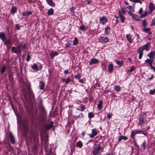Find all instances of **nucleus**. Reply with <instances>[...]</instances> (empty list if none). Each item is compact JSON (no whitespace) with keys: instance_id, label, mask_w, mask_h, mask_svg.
<instances>
[{"instance_id":"f257e3e1","label":"nucleus","mask_w":155,"mask_h":155,"mask_svg":"<svg viewBox=\"0 0 155 155\" xmlns=\"http://www.w3.org/2000/svg\"><path fill=\"white\" fill-rule=\"evenodd\" d=\"M103 151L102 147L100 144L96 145L95 148H94L93 151L92 152V154L93 155H99L100 152H101Z\"/></svg>"},{"instance_id":"f03ea898","label":"nucleus","mask_w":155,"mask_h":155,"mask_svg":"<svg viewBox=\"0 0 155 155\" xmlns=\"http://www.w3.org/2000/svg\"><path fill=\"white\" fill-rule=\"evenodd\" d=\"M137 134H142L145 136H147V132L143 130H132L131 132L130 137L132 138H134L135 135Z\"/></svg>"},{"instance_id":"7ed1b4c3","label":"nucleus","mask_w":155,"mask_h":155,"mask_svg":"<svg viewBox=\"0 0 155 155\" xmlns=\"http://www.w3.org/2000/svg\"><path fill=\"white\" fill-rule=\"evenodd\" d=\"M21 45H19L18 47H12L11 48V51L16 54L21 52Z\"/></svg>"},{"instance_id":"20e7f679","label":"nucleus","mask_w":155,"mask_h":155,"mask_svg":"<svg viewBox=\"0 0 155 155\" xmlns=\"http://www.w3.org/2000/svg\"><path fill=\"white\" fill-rule=\"evenodd\" d=\"M98 39L99 42L101 44H104L107 43L109 40V39L107 37L104 36L100 37Z\"/></svg>"},{"instance_id":"39448f33","label":"nucleus","mask_w":155,"mask_h":155,"mask_svg":"<svg viewBox=\"0 0 155 155\" xmlns=\"http://www.w3.org/2000/svg\"><path fill=\"white\" fill-rule=\"evenodd\" d=\"M150 10L149 14H151L154 10H155V6L152 2H150L148 6Z\"/></svg>"},{"instance_id":"423d86ee","label":"nucleus","mask_w":155,"mask_h":155,"mask_svg":"<svg viewBox=\"0 0 155 155\" xmlns=\"http://www.w3.org/2000/svg\"><path fill=\"white\" fill-rule=\"evenodd\" d=\"M97 134V129L95 128L93 129L92 130V133L90 134H88L90 138H93Z\"/></svg>"},{"instance_id":"0eeeda50","label":"nucleus","mask_w":155,"mask_h":155,"mask_svg":"<svg viewBox=\"0 0 155 155\" xmlns=\"http://www.w3.org/2000/svg\"><path fill=\"white\" fill-rule=\"evenodd\" d=\"M118 16L120 18L121 23H124V22L125 17L122 14L120 10L118 12Z\"/></svg>"},{"instance_id":"6e6552de","label":"nucleus","mask_w":155,"mask_h":155,"mask_svg":"<svg viewBox=\"0 0 155 155\" xmlns=\"http://www.w3.org/2000/svg\"><path fill=\"white\" fill-rule=\"evenodd\" d=\"M150 42L144 45H143L142 47H140V48H142L143 51L144 50H145L147 51H148L150 49Z\"/></svg>"},{"instance_id":"1a4fd4ad","label":"nucleus","mask_w":155,"mask_h":155,"mask_svg":"<svg viewBox=\"0 0 155 155\" xmlns=\"http://www.w3.org/2000/svg\"><path fill=\"white\" fill-rule=\"evenodd\" d=\"M99 21L101 23L102 25H104L107 21L108 20L106 17L103 16L100 18Z\"/></svg>"},{"instance_id":"9d476101","label":"nucleus","mask_w":155,"mask_h":155,"mask_svg":"<svg viewBox=\"0 0 155 155\" xmlns=\"http://www.w3.org/2000/svg\"><path fill=\"white\" fill-rule=\"evenodd\" d=\"M53 126V122L52 121L51 123L48 124H46L45 125V128L46 130H49L51 128H52Z\"/></svg>"},{"instance_id":"9b49d317","label":"nucleus","mask_w":155,"mask_h":155,"mask_svg":"<svg viewBox=\"0 0 155 155\" xmlns=\"http://www.w3.org/2000/svg\"><path fill=\"white\" fill-rule=\"evenodd\" d=\"M0 38L3 41H5L6 40L7 38L5 36L4 32H0Z\"/></svg>"},{"instance_id":"f8f14e48","label":"nucleus","mask_w":155,"mask_h":155,"mask_svg":"<svg viewBox=\"0 0 155 155\" xmlns=\"http://www.w3.org/2000/svg\"><path fill=\"white\" fill-rule=\"evenodd\" d=\"M99 62V61L97 59L94 58L91 59V61L89 62L90 65H92L94 64H96Z\"/></svg>"},{"instance_id":"ddd939ff","label":"nucleus","mask_w":155,"mask_h":155,"mask_svg":"<svg viewBox=\"0 0 155 155\" xmlns=\"http://www.w3.org/2000/svg\"><path fill=\"white\" fill-rule=\"evenodd\" d=\"M143 49L141 48H139L138 50V52L139 54L138 58L139 59H141L143 55Z\"/></svg>"},{"instance_id":"4468645a","label":"nucleus","mask_w":155,"mask_h":155,"mask_svg":"<svg viewBox=\"0 0 155 155\" xmlns=\"http://www.w3.org/2000/svg\"><path fill=\"white\" fill-rule=\"evenodd\" d=\"M126 37L128 41L130 43H131L133 41L132 39L131 35L130 34H127L126 35Z\"/></svg>"},{"instance_id":"2eb2a0df","label":"nucleus","mask_w":155,"mask_h":155,"mask_svg":"<svg viewBox=\"0 0 155 155\" xmlns=\"http://www.w3.org/2000/svg\"><path fill=\"white\" fill-rule=\"evenodd\" d=\"M9 137L10 139V140L12 143L13 144L15 143V140L14 137V136L12 133H9Z\"/></svg>"},{"instance_id":"dca6fc26","label":"nucleus","mask_w":155,"mask_h":155,"mask_svg":"<svg viewBox=\"0 0 155 155\" xmlns=\"http://www.w3.org/2000/svg\"><path fill=\"white\" fill-rule=\"evenodd\" d=\"M102 104L103 101L102 100H100L98 101V103L97 105V107L99 110H100L101 109Z\"/></svg>"},{"instance_id":"f3484780","label":"nucleus","mask_w":155,"mask_h":155,"mask_svg":"<svg viewBox=\"0 0 155 155\" xmlns=\"http://www.w3.org/2000/svg\"><path fill=\"white\" fill-rule=\"evenodd\" d=\"M110 31V28L109 26L105 27V29L104 34L105 35H107L109 34Z\"/></svg>"},{"instance_id":"a211bd4d","label":"nucleus","mask_w":155,"mask_h":155,"mask_svg":"<svg viewBox=\"0 0 155 155\" xmlns=\"http://www.w3.org/2000/svg\"><path fill=\"white\" fill-rule=\"evenodd\" d=\"M108 71L109 73H111L113 70V65L112 63H110L108 66Z\"/></svg>"},{"instance_id":"6ab92c4d","label":"nucleus","mask_w":155,"mask_h":155,"mask_svg":"<svg viewBox=\"0 0 155 155\" xmlns=\"http://www.w3.org/2000/svg\"><path fill=\"white\" fill-rule=\"evenodd\" d=\"M79 107H80V108H77L76 109L78 110L81 111H83L86 108L85 105L82 104H80Z\"/></svg>"},{"instance_id":"aec40b11","label":"nucleus","mask_w":155,"mask_h":155,"mask_svg":"<svg viewBox=\"0 0 155 155\" xmlns=\"http://www.w3.org/2000/svg\"><path fill=\"white\" fill-rule=\"evenodd\" d=\"M47 3L50 6L54 7L55 6V4L52 0H46Z\"/></svg>"},{"instance_id":"412c9836","label":"nucleus","mask_w":155,"mask_h":155,"mask_svg":"<svg viewBox=\"0 0 155 155\" xmlns=\"http://www.w3.org/2000/svg\"><path fill=\"white\" fill-rule=\"evenodd\" d=\"M145 123L143 115L142 116L139 120V123L140 125H141Z\"/></svg>"},{"instance_id":"4be33fe9","label":"nucleus","mask_w":155,"mask_h":155,"mask_svg":"<svg viewBox=\"0 0 155 155\" xmlns=\"http://www.w3.org/2000/svg\"><path fill=\"white\" fill-rule=\"evenodd\" d=\"M32 12H24L22 13V15L23 16H27L31 14Z\"/></svg>"},{"instance_id":"5701e85b","label":"nucleus","mask_w":155,"mask_h":155,"mask_svg":"<svg viewBox=\"0 0 155 155\" xmlns=\"http://www.w3.org/2000/svg\"><path fill=\"white\" fill-rule=\"evenodd\" d=\"M83 145V143L80 140L77 142L76 144V147H78L80 148L82 147Z\"/></svg>"},{"instance_id":"b1692460","label":"nucleus","mask_w":155,"mask_h":155,"mask_svg":"<svg viewBox=\"0 0 155 155\" xmlns=\"http://www.w3.org/2000/svg\"><path fill=\"white\" fill-rule=\"evenodd\" d=\"M17 12V8L15 6H12V8L11 10V13L12 14H14L15 13Z\"/></svg>"},{"instance_id":"393cba45","label":"nucleus","mask_w":155,"mask_h":155,"mask_svg":"<svg viewBox=\"0 0 155 155\" xmlns=\"http://www.w3.org/2000/svg\"><path fill=\"white\" fill-rule=\"evenodd\" d=\"M39 88L41 90H44L45 84L43 82L40 81L39 83Z\"/></svg>"},{"instance_id":"a878e982","label":"nucleus","mask_w":155,"mask_h":155,"mask_svg":"<svg viewBox=\"0 0 155 155\" xmlns=\"http://www.w3.org/2000/svg\"><path fill=\"white\" fill-rule=\"evenodd\" d=\"M73 117L75 119H77L80 118L84 117V115L82 113H80L78 115L73 116Z\"/></svg>"},{"instance_id":"bb28decb","label":"nucleus","mask_w":155,"mask_h":155,"mask_svg":"<svg viewBox=\"0 0 155 155\" xmlns=\"http://www.w3.org/2000/svg\"><path fill=\"white\" fill-rule=\"evenodd\" d=\"M58 54V53L57 51L51 52L50 54V55L51 56V58H53L56 55H57Z\"/></svg>"},{"instance_id":"cd10ccee","label":"nucleus","mask_w":155,"mask_h":155,"mask_svg":"<svg viewBox=\"0 0 155 155\" xmlns=\"http://www.w3.org/2000/svg\"><path fill=\"white\" fill-rule=\"evenodd\" d=\"M71 81V79L69 77H68V78L66 79H65L64 78L62 79V82H65V84H68L69 82Z\"/></svg>"},{"instance_id":"c85d7f7f","label":"nucleus","mask_w":155,"mask_h":155,"mask_svg":"<svg viewBox=\"0 0 155 155\" xmlns=\"http://www.w3.org/2000/svg\"><path fill=\"white\" fill-rule=\"evenodd\" d=\"M32 69L36 71H38L39 70L37 64H34L31 66Z\"/></svg>"},{"instance_id":"c756f323","label":"nucleus","mask_w":155,"mask_h":155,"mask_svg":"<svg viewBox=\"0 0 155 155\" xmlns=\"http://www.w3.org/2000/svg\"><path fill=\"white\" fill-rule=\"evenodd\" d=\"M3 42H4V45H8L11 44V40L10 39H8L5 41Z\"/></svg>"},{"instance_id":"7c9ffc66","label":"nucleus","mask_w":155,"mask_h":155,"mask_svg":"<svg viewBox=\"0 0 155 155\" xmlns=\"http://www.w3.org/2000/svg\"><path fill=\"white\" fill-rule=\"evenodd\" d=\"M54 10L52 8H50L48 11V15H52L54 13Z\"/></svg>"},{"instance_id":"2f4dec72","label":"nucleus","mask_w":155,"mask_h":155,"mask_svg":"<svg viewBox=\"0 0 155 155\" xmlns=\"http://www.w3.org/2000/svg\"><path fill=\"white\" fill-rule=\"evenodd\" d=\"M148 14H150L149 12L148 11H146L142 15L140 16V17L141 18H142L146 17L148 15Z\"/></svg>"},{"instance_id":"473e14b6","label":"nucleus","mask_w":155,"mask_h":155,"mask_svg":"<svg viewBox=\"0 0 155 155\" xmlns=\"http://www.w3.org/2000/svg\"><path fill=\"white\" fill-rule=\"evenodd\" d=\"M73 43V45H76L78 44V40L77 38L75 37L74 38Z\"/></svg>"},{"instance_id":"72a5a7b5","label":"nucleus","mask_w":155,"mask_h":155,"mask_svg":"<svg viewBox=\"0 0 155 155\" xmlns=\"http://www.w3.org/2000/svg\"><path fill=\"white\" fill-rule=\"evenodd\" d=\"M132 18L134 20H139L138 16L135 14H134L132 17Z\"/></svg>"},{"instance_id":"f704fd0d","label":"nucleus","mask_w":155,"mask_h":155,"mask_svg":"<svg viewBox=\"0 0 155 155\" xmlns=\"http://www.w3.org/2000/svg\"><path fill=\"white\" fill-rule=\"evenodd\" d=\"M155 54V51H151L148 54L147 56H149L150 58H151Z\"/></svg>"},{"instance_id":"c9c22d12","label":"nucleus","mask_w":155,"mask_h":155,"mask_svg":"<svg viewBox=\"0 0 155 155\" xmlns=\"http://www.w3.org/2000/svg\"><path fill=\"white\" fill-rule=\"evenodd\" d=\"M94 114H93L92 112H89L88 114V117L89 118H91L94 116Z\"/></svg>"},{"instance_id":"e433bc0d","label":"nucleus","mask_w":155,"mask_h":155,"mask_svg":"<svg viewBox=\"0 0 155 155\" xmlns=\"http://www.w3.org/2000/svg\"><path fill=\"white\" fill-rule=\"evenodd\" d=\"M134 70V68L133 66L131 67L130 70H128L127 73L128 74L130 75L131 74V73Z\"/></svg>"},{"instance_id":"4c0bfd02","label":"nucleus","mask_w":155,"mask_h":155,"mask_svg":"<svg viewBox=\"0 0 155 155\" xmlns=\"http://www.w3.org/2000/svg\"><path fill=\"white\" fill-rule=\"evenodd\" d=\"M123 64V61H117V64H118L119 65V67L121 66Z\"/></svg>"},{"instance_id":"58836bf2","label":"nucleus","mask_w":155,"mask_h":155,"mask_svg":"<svg viewBox=\"0 0 155 155\" xmlns=\"http://www.w3.org/2000/svg\"><path fill=\"white\" fill-rule=\"evenodd\" d=\"M142 25L144 27H145L147 25V21L145 19L142 20Z\"/></svg>"},{"instance_id":"ea45409f","label":"nucleus","mask_w":155,"mask_h":155,"mask_svg":"<svg viewBox=\"0 0 155 155\" xmlns=\"http://www.w3.org/2000/svg\"><path fill=\"white\" fill-rule=\"evenodd\" d=\"M143 31L148 33L149 31H150V29L147 28H144L143 29Z\"/></svg>"},{"instance_id":"a19ab883","label":"nucleus","mask_w":155,"mask_h":155,"mask_svg":"<svg viewBox=\"0 0 155 155\" xmlns=\"http://www.w3.org/2000/svg\"><path fill=\"white\" fill-rule=\"evenodd\" d=\"M6 69V67L5 65H3L1 69V72L2 74L5 71Z\"/></svg>"},{"instance_id":"79ce46f5","label":"nucleus","mask_w":155,"mask_h":155,"mask_svg":"<svg viewBox=\"0 0 155 155\" xmlns=\"http://www.w3.org/2000/svg\"><path fill=\"white\" fill-rule=\"evenodd\" d=\"M145 62L150 64V63L153 62V60L150 59H147L145 61Z\"/></svg>"},{"instance_id":"37998d69","label":"nucleus","mask_w":155,"mask_h":155,"mask_svg":"<svg viewBox=\"0 0 155 155\" xmlns=\"http://www.w3.org/2000/svg\"><path fill=\"white\" fill-rule=\"evenodd\" d=\"M80 29L81 30L85 31V26L84 25H82L80 26Z\"/></svg>"},{"instance_id":"c03bdc74","label":"nucleus","mask_w":155,"mask_h":155,"mask_svg":"<svg viewBox=\"0 0 155 155\" xmlns=\"http://www.w3.org/2000/svg\"><path fill=\"white\" fill-rule=\"evenodd\" d=\"M81 77V74H77L75 76V78H76L78 79H79Z\"/></svg>"},{"instance_id":"a18cd8bd","label":"nucleus","mask_w":155,"mask_h":155,"mask_svg":"<svg viewBox=\"0 0 155 155\" xmlns=\"http://www.w3.org/2000/svg\"><path fill=\"white\" fill-rule=\"evenodd\" d=\"M150 25L152 26L153 25L155 26V18H154L152 19V22L151 24Z\"/></svg>"},{"instance_id":"49530a36","label":"nucleus","mask_w":155,"mask_h":155,"mask_svg":"<svg viewBox=\"0 0 155 155\" xmlns=\"http://www.w3.org/2000/svg\"><path fill=\"white\" fill-rule=\"evenodd\" d=\"M31 59V57L29 54H28L26 58V61H28Z\"/></svg>"},{"instance_id":"de8ad7c7","label":"nucleus","mask_w":155,"mask_h":155,"mask_svg":"<svg viewBox=\"0 0 155 155\" xmlns=\"http://www.w3.org/2000/svg\"><path fill=\"white\" fill-rule=\"evenodd\" d=\"M126 8V7H125L124 6L122 7L121 8L122 12L124 15L126 14V12L125 11V9Z\"/></svg>"},{"instance_id":"09e8293b","label":"nucleus","mask_w":155,"mask_h":155,"mask_svg":"<svg viewBox=\"0 0 155 155\" xmlns=\"http://www.w3.org/2000/svg\"><path fill=\"white\" fill-rule=\"evenodd\" d=\"M149 94L151 95H153L155 93V89L153 90H151L149 92Z\"/></svg>"},{"instance_id":"8fccbe9b","label":"nucleus","mask_w":155,"mask_h":155,"mask_svg":"<svg viewBox=\"0 0 155 155\" xmlns=\"http://www.w3.org/2000/svg\"><path fill=\"white\" fill-rule=\"evenodd\" d=\"M113 114H112L109 113L107 114V117L109 119H110L112 117Z\"/></svg>"},{"instance_id":"3c124183","label":"nucleus","mask_w":155,"mask_h":155,"mask_svg":"<svg viewBox=\"0 0 155 155\" xmlns=\"http://www.w3.org/2000/svg\"><path fill=\"white\" fill-rule=\"evenodd\" d=\"M71 45V44L69 43H67L65 45V48H67L68 47H71L70 45Z\"/></svg>"},{"instance_id":"603ef678","label":"nucleus","mask_w":155,"mask_h":155,"mask_svg":"<svg viewBox=\"0 0 155 155\" xmlns=\"http://www.w3.org/2000/svg\"><path fill=\"white\" fill-rule=\"evenodd\" d=\"M146 142L145 141H144L142 143V145L144 149H145Z\"/></svg>"},{"instance_id":"864d4df0","label":"nucleus","mask_w":155,"mask_h":155,"mask_svg":"<svg viewBox=\"0 0 155 155\" xmlns=\"http://www.w3.org/2000/svg\"><path fill=\"white\" fill-rule=\"evenodd\" d=\"M123 136H120L118 137V140L119 141H120L122 139H123Z\"/></svg>"},{"instance_id":"5fc2aeb1","label":"nucleus","mask_w":155,"mask_h":155,"mask_svg":"<svg viewBox=\"0 0 155 155\" xmlns=\"http://www.w3.org/2000/svg\"><path fill=\"white\" fill-rule=\"evenodd\" d=\"M139 13L140 14H141L143 12V9L142 8H141L138 11Z\"/></svg>"},{"instance_id":"6e6d98bb","label":"nucleus","mask_w":155,"mask_h":155,"mask_svg":"<svg viewBox=\"0 0 155 155\" xmlns=\"http://www.w3.org/2000/svg\"><path fill=\"white\" fill-rule=\"evenodd\" d=\"M130 1L135 3H138L139 0H130Z\"/></svg>"},{"instance_id":"4d7b16f0","label":"nucleus","mask_w":155,"mask_h":155,"mask_svg":"<svg viewBox=\"0 0 155 155\" xmlns=\"http://www.w3.org/2000/svg\"><path fill=\"white\" fill-rule=\"evenodd\" d=\"M127 8L129 9V11H131L132 7L131 5H129L127 7Z\"/></svg>"},{"instance_id":"13d9d810","label":"nucleus","mask_w":155,"mask_h":155,"mask_svg":"<svg viewBox=\"0 0 155 155\" xmlns=\"http://www.w3.org/2000/svg\"><path fill=\"white\" fill-rule=\"evenodd\" d=\"M120 90V87L119 86H117V92H118Z\"/></svg>"},{"instance_id":"bf43d9fd","label":"nucleus","mask_w":155,"mask_h":155,"mask_svg":"<svg viewBox=\"0 0 155 155\" xmlns=\"http://www.w3.org/2000/svg\"><path fill=\"white\" fill-rule=\"evenodd\" d=\"M64 73L65 74H67L69 73V71L68 69L65 70L64 71Z\"/></svg>"},{"instance_id":"052dcab7","label":"nucleus","mask_w":155,"mask_h":155,"mask_svg":"<svg viewBox=\"0 0 155 155\" xmlns=\"http://www.w3.org/2000/svg\"><path fill=\"white\" fill-rule=\"evenodd\" d=\"M128 14H129V15H130V16H132V17L133 15H134V14H133L132 13H131V12H130V11H129L128 12Z\"/></svg>"},{"instance_id":"680f3d73","label":"nucleus","mask_w":155,"mask_h":155,"mask_svg":"<svg viewBox=\"0 0 155 155\" xmlns=\"http://www.w3.org/2000/svg\"><path fill=\"white\" fill-rule=\"evenodd\" d=\"M152 63L153 62H152L151 63H150L149 64V65H150V67L152 69H153V68H154V67H153V65H152Z\"/></svg>"},{"instance_id":"e2e57ef3","label":"nucleus","mask_w":155,"mask_h":155,"mask_svg":"<svg viewBox=\"0 0 155 155\" xmlns=\"http://www.w3.org/2000/svg\"><path fill=\"white\" fill-rule=\"evenodd\" d=\"M79 82L81 83H84V81L82 80L80 78L79 79Z\"/></svg>"},{"instance_id":"0e129e2a","label":"nucleus","mask_w":155,"mask_h":155,"mask_svg":"<svg viewBox=\"0 0 155 155\" xmlns=\"http://www.w3.org/2000/svg\"><path fill=\"white\" fill-rule=\"evenodd\" d=\"M26 48V46L25 44L24 45L22 46V49H24Z\"/></svg>"},{"instance_id":"69168bd1","label":"nucleus","mask_w":155,"mask_h":155,"mask_svg":"<svg viewBox=\"0 0 155 155\" xmlns=\"http://www.w3.org/2000/svg\"><path fill=\"white\" fill-rule=\"evenodd\" d=\"M123 139H124V140H127V137L126 136H123Z\"/></svg>"},{"instance_id":"338daca9","label":"nucleus","mask_w":155,"mask_h":155,"mask_svg":"<svg viewBox=\"0 0 155 155\" xmlns=\"http://www.w3.org/2000/svg\"><path fill=\"white\" fill-rule=\"evenodd\" d=\"M153 75H152L150 78H148V80H151L153 79Z\"/></svg>"},{"instance_id":"774afa93","label":"nucleus","mask_w":155,"mask_h":155,"mask_svg":"<svg viewBox=\"0 0 155 155\" xmlns=\"http://www.w3.org/2000/svg\"><path fill=\"white\" fill-rule=\"evenodd\" d=\"M134 145L135 146H136L137 148H139V146L137 144V143H134Z\"/></svg>"}]
</instances>
